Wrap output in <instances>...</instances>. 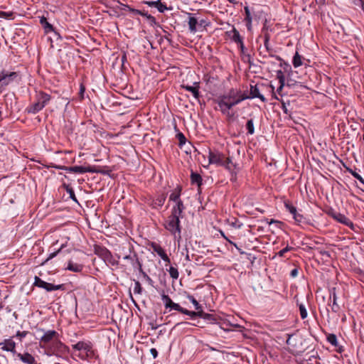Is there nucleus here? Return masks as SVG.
<instances>
[{
    "instance_id": "nucleus-48",
    "label": "nucleus",
    "mask_w": 364,
    "mask_h": 364,
    "mask_svg": "<svg viewBox=\"0 0 364 364\" xmlns=\"http://www.w3.org/2000/svg\"><path fill=\"white\" fill-rule=\"evenodd\" d=\"M291 250H292V247H289V246H287L286 247H284V249L281 250L278 253L277 255L279 256V257H283L284 256V254L289 251H290Z\"/></svg>"
},
{
    "instance_id": "nucleus-41",
    "label": "nucleus",
    "mask_w": 364,
    "mask_h": 364,
    "mask_svg": "<svg viewBox=\"0 0 364 364\" xmlns=\"http://www.w3.org/2000/svg\"><path fill=\"white\" fill-rule=\"evenodd\" d=\"M188 299L194 305L196 310H197V311L202 310L201 306L199 304V303L197 301V300L193 296L189 295L188 296Z\"/></svg>"
},
{
    "instance_id": "nucleus-27",
    "label": "nucleus",
    "mask_w": 364,
    "mask_h": 364,
    "mask_svg": "<svg viewBox=\"0 0 364 364\" xmlns=\"http://www.w3.org/2000/svg\"><path fill=\"white\" fill-rule=\"evenodd\" d=\"M191 181L192 184H196L200 188L202 185L203 179L199 173L192 171L191 173Z\"/></svg>"
},
{
    "instance_id": "nucleus-14",
    "label": "nucleus",
    "mask_w": 364,
    "mask_h": 364,
    "mask_svg": "<svg viewBox=\"0 0 364 364\" xmlns=\"http://www.w3.org/2000/svg\"><path fill=\"white\" fill-rule=\"evenodd\" d=\"M151 247L164 262L170 263L169 257L160 245L156 242H152L151 244Z\"/></svg>"
},
{
    "instance_id": "nucleus-55",
    "label": "nucleus",
    "mask_w": 364,
    "mask_h": 364,
    "mask_svg": "<svg viewBox=\"0 0 364 364\" xmlns=\"http://www.w3.org/2000/svg\"><path fill=\"white\" fill-rule=\"evenodd\" d=\"M239 45V48H240V50L241 51V53L242 54L245 53V46H244V43H243V41H241L240 43H237Z\"/></svg>"
},
{
    "instance_id": "nucleus-45",
    "label": "nucleus",
    "mask_w": 364,
    "mask_h": 364,
    "mask_svg": "<svg viewBox=\"0 0 364 364\" xmlns=\"http://www.w3.org/2000/svg\"><path fill=\"white\" fill-rule=\"evenodd\" d=\"M299 312L302 319H304L307 317V311L304 304L299 305Z\"/></svg>"
},
{
    "instance_id": "nucleus-62",
    "label": "nucleus",
    "mask_w": 364,
    "mask_h": 364,
    "mask_svg": "<svg viewBox=\"0 0 364 364\" xmlns=\"http://www.w3.org/2000/svg\"><path fill=\"white\" fill-rule=\"evenodd\" d=\"M284 87H282V84H279V87L277 88V92L280 95Z\"/></svg>"
},
{
    "instance_id": "nucleus-63",
    "label": "nucleus",
    "mask_w": 364,
    "mask_h": 364,
    "mask_svg": "<svg viewBox=\"0 0 364 364\" xmlns=\"http://www.w3.org/2000/svg\"><path fill=\"white\" fill-rule=\"evenodd\" d=\"M316 4H324L325 0H316Z\"/></svg>"
},
{
    "instance_id": "nucleus-58",
    "label": "nucleus",
    "mask_w": 364,
    "mask_h": 364,
    "mask_svg": "<svg viewBox=\"0 0 364 364\" xmlns=\"http://www.w3.org/2000/svg\"><path fill=\"white\" fill-rule=\"evenodd\" d=\"M224 324L226 325V326H232V327H235V328H240L241 326L239 325V324H231V323H226L225 322L223 323Z\"/></svg>"
},
{
    "instance_id": "nucleus-23",
    "label": "nucleus",
    "mask_w": 364,
    "mask_h": 364,
    "mask_svg": "<svg viewBox=\"0 0 364 364\" xmlns=\"http://www.w3.org/2000/svg\"><path fill=\"white\" fill-rule=\"evenodd\" d=\"M185 209L183 201L176 202L171 209V213L182 217L183 211Z\"/></svg>"
},
{
    "instance_id": "nucleus-47",
    "label": "nucleus",
    "mask_w": 364,
    "mask_h": 364,
    "mask_svg": "<svg viewBox=\"0 0 364 364\" xmlns=\"http://www.w3.org/2000/svg\"><path fill=\"white\" fill-rule=\"evenodd\" d=\"M61 251V248H60L59 250H58L57 251H55L52 253H50L49 255V256L48 257V258L42 263V264H46V262H48L50 259L54 258Z\"/></svg>"
},
{
    "instance_id": "nucleus-5",
    "label": "nucleus",
    "mask_w": 364,
    "mask_h": 364,
    "mask_svg": "<svg viewBox=\"0 0 364 364\" xmlns=\"http://www.w3.org/2000/svg\"><path fill=\"white\" fill-rule=\"evenodd\" d=\"M95 253L102 258L107 265L117 267L119 264L118 260L115 259L111 252L105 247L95 245Z\"/></svg>"
},
{
    "instance_id": "nucleus-20",
    "label": "nucleus",
    "mask_w": 364,
    "mask_h": 364,
    "mask_svg": "<svg viewBox=\"0 0 364 364\" xmlns=\"http://www.w3.org/2000/svg\"><path fill=\"white\" fill-rule=\"evenodd\" d=\"M264 46L267 50V52L269 53L270 57H274L277 60H282V58L278 55H274L272 52L273 50L269 46V40H270V34L269 32H266L264 35Z\"/></svg>"
},
{
    "instance_id": "nucleus-10",
    "label": "nucleus",
    "mask_w": 364,
    "mask_h": 364,
    "mask_svg": "<svg viewBox=\"0 0 364 364\" xmlns=\"http://www.w3.org/2000/svg\"><path fill=\"white\" fill-rule=\"evenodd\" d=\"M327 213L334 220L343 225H346V226L352 227L353 225V223L347 217H346V215L341 213L336 212L335 210L331 209L328 210Z\"/></svg>"
},
{
    "instance_id": "nucleus-15",
    "label": "nucleus",
    "mask_w": 364,
    "mask_h": 364,
    "mask_svg": "<svg viewBox=\"0 0 364 364\" xmlns=\"http://www.w3.org/2000/svg\"><path fill=\"white\" fill-rule=\"evenodd\" d=\"M17 77L16 72H6L3 70L0 73V82H3V85L9 84L15 77Z\"/></svg>"
},
{
    "instance_id": "nucleus-28",
    "label": "nucleus",
    "mask_w": 364,
    "mask_h": 364,
    "mask_svg": "<svg viewBox=\"0 0 364 364\" xmlns=\"http://www.w3.org/2000/svg\"><path fill=\"white\" fill-rule=\"evenodd\" d=\"M37 100L46 106L50 100V96L44 92H40L37 95Z\"/></svg>"
},
{
    "instance_id": "nucleus-4",
    "label": "nucleus",
    "mask_w": 364,
    "mask_h": 364,
    "mask_svg": "<svg viewBox=\"0 0 364 364\" xmlns=\"http://www.w3.org/2000/svg\"><path fill=\"white\" fill-rule=\"evenodd\" d=\"M55 168L58 169H63L68 171L70 172L76 173H102L106 174L107 173V171L104 170L103 168L97 166H70V167H66V166H55Z\"/></svg>"
},
{
    "instance_id": "nucleus-6",
    "label": "nucleus",
    "mask_w": 364,
    "mask_h": 364,
    "mask_svg": "<svg viewBox=\"0 0 364 364\" xmlns=\"http://www.w3.org/2000/svg\"><path fill=\"white\" fill-rule=\"evenodd\" d=\"M73 348L75 350L85 352V353H80L78 355L82 360L94 355L92 344L90 341H79L76 344L73 345Z\"/></svg>"
},
{
    "instance_id": "nucleus-36",
    "label": "nucleus",
    "mask_w": 364,
    "mask_h": 364,
    "mask_svg": "<svg viewBox=\"0 0 364 364\" xmlns=\"http://www.w3.org/2000/svg\"><path fill=\"white\" fill-rule=\"evenodd\" d=\"M170 277L174 279H177L178 278L179 274L176 267L171 266L169 269H167Z\"/></svg>"
},
{
    "instance_id": "nucleus-7",
    "label": "nucleus",
    "mask_w": 364,
    "mask_h": 364,
    "mask_svg": "<svg viewBox=\"0 0 364 364\" xmlns=\"http://www.w3.org/2000/svg\"><path fill=\"white\" fill-rule=\"evenodd\" d=\"M59 338V333L55 330L45 331L39 341V346L41 348H47L50 343Z\"/></svg>"
},
{
    "instance_id": "nucleus-56",
    "label": "nucleus",
    "mask_w": 364,
    "mask_h": 364,
    "mask_svg": "<svg viewBox=\"0 0 364 364\" xmlns=\"http://www.w3.org/2000/svg\"><path fill=\"white\" fill-rule=\"evenodd\" d=\"M150 353L154 358H156L158 356V351L156 348H151Z\"/></svg>"
},
{
    "instance_id": "nucleus-35",
    "label": "nucleus",
    "mask_w": 364,
    "mask_h": 364,
    "mask_svg": "<svg viewBox=\"0 0 364 364\" xmlns=\"http://www.w3.org/2000/svg\"><path fill=\"white\" fill-rule=\"evenodd\" d=\"M327 341L334 347L338 346V343L337 341V337L335 334L330 333L327 336Z\"/></svg>"
},
{
    "instance_id": "nucleus-61",
    "label": "nucleus",
    "mask_w": 364,
    "mask_h": 364,
    "mask_svg": "<svg viewBox=\"0 0 364 364\" xmlns=\"http://www.w3.org/2000/svg\"><path fill=\"white\" fill-rule=\"evenodd\" d=\"M85 87L82 85H80V93L81 95H83V93L85 92Z\"/></svg>"
},
{
    "instance_id": "nucleus-31",
    "label": "nucleus",
    "mask_w": 364,
    "mask_h": 364,
    "mask_svg": "<svg viewBox=\"0 0 364 364\" xmlns=\"http://www.w3.org/2000/svg\"><path fill=\"white\" fill-rule=\"evenodd\" d=\"M178 312H181V313L183 314L190 316L192 318L193 317H196V316L200 317V315H203L202 314V310L197 311H191L187 310V309H186L184 308H182V307H181V309H180Z\"/></svg>"
},
{
    "instance_id": "nucleus-17",
    "label": "nucleus",
    "mask_w": 364,
    "mask_h": 364,
    "mask_svg": "<svg viewBox=\"0 0 364 364\" xmlns=\"http://www.w3.org/2000/svg\"><path fill=\"white\" fill-rule=\"evenodd\" d=\"M203 21L200 23L198 22V19L192 14H188V27L191 33H195L197 31V26H202Z\"/></svg>"
},
{
    "instance_id": "nucleus-46",
    "label": "nucleus",
    "mask_w": 364,
    "mask_h": 364,
    "mask_svg": "<svg viewBox=\"0 0 364 364\" xmlns=\"http://www.w3.org/2000/svg\"><path fill=\"white\" fill-rule=\"evenodd\" d=\"M245 21L248 22V24H252V17L250 14V11L247 6L245 7Z\"/></svg>"
},
{
    "instance_id": "nucleus-53",
    "label": "nucleus",
    "mask_w": 364,
    "mask_h": 364,
    "mask_svg": "<svg viewBox=\"0 0 364 364\" xmlns=\"http://www.w3.org/2000/svg\"><path fill=\"white\" fill-rule=\"evenodd\" d=\"M268 30H269V26L267 25V20L265 19L264 23L263 24L262 32L264 34L266 32H268Z\"/></svg>"
},
{
    "instance_id": "nucleus-60",
    "label": "nucleus",
    "mask_w": 364,
    "mask_h": 364,
    "mask_svg": "<svg viewBox=\"0 0 364 364\" xmlns=\"http://www.w3.org/2000/svg\"><path fill=\"white\" fill-rule=\"evenodd\" d=\"M356 179H358L361 183L364 185V178L360 175H359Z\"/></svg>"
},
{
    "instance_id": "nucleus-64",
    "label": "nucleus",
    "mask_w": 364,
    "mask_h": 364,
    "mask_svg": "<svg viewBox=\"0 0 364 364\" xmlns=\"http://www.w3.org/2000/svg\"><path fill=\"white\" fill-rule=\"evenodd\" d=\"M221 235H223V237L225 240H227L229 242H230L231 244H233L232 242H230V240H228V239L225 236V235H224L222 232H221Z\"/></svg>"
},
{
    "instance_id": "nucleus-25",
    "label": "nucleus",
    "mask_w": 364,
    "mask_h": 364,
    "mask_svg": "<svg viewBox=\"0 0 364 364\" xmlns=\"http://www.w3.org/2000/svg\"><path fill=\"white\" fill-rule=\"evenodd\" d=\"M44 107V105H43L42 103H41V102L37 100L36 102H35L34 104H33L32 105L29 106L27 108V111L28 113L36 114L41 111V109H43Z\"/></svg>"
},
{
    "instance_id": "nucleus-34",
    "label": "nucleus",
    "mask_w": 364,
    "mask_h": 364,
    "mask_svg": "<svg viewBox=\"0 0 364 364\" xmlns=\"http://www.w3.org/2000/svg\"><path fill=\"white\" fill-rule=\"evenodd\" d=\"M202 314L203 315H200V318H204L205 320L208 321L209 323H214L217 322L216 318L213 314H206V313L203 312V310H202Z\"/></svg>"
},
{
    "instance_id": "nucleus-2",
    "label": "nucleus",
    "mask_w": 364,
    "mask_h": 364,
    "mask_svg": "<svg viewBox=\"0 0 364 364\" xmlns=\"http://www.w3.org/2000/svg\"><path fill=\"white\" fill-rule=\"evenodd\" d=\"M208 161L210 164H215L218 166H223L227 170L232 171L235 168L230 157H226L223 153L218 151H208Z\"/></svg>"
},
{
    "instance_id": "nucleus-30",
    "label": "nucleus",
    "mask_w": 364,
    "mask_h": 364,
    "mask_svg": "<svg viewBox=\"0 0 364 364\" xmlns=\"http://www.w3.org/2000/svg\"><path fill=\"white\" fill-rule=\"evenodd\" d=\"M40 23L43 27V28L46 30V32H50L53 31V26L49 23L47 21V18L45 16H41L40 18Z\"/></svg>"
},
{
    "instance_id": "nucleus-21",
    "label": "nucleus",
    "mask_w": 364,
    "mask_h": 364,
    "mask_svg": "<svg viewBox=\"0 0 364 364\" xmlns=\"http://www.w3.org/2000/svg\"><path fill=\"white\" fill-rule=\"evenodd\" d=\"M226 34L236 43H239L242 41V38L240 35L239 31L235 27H233L231 31H227Z\"/></svg>"
},
{
    "instance_id": "nucleus-18",
    "label": "nucleus",
    "mask_w": 364,
    "mask_h": 364,
    "mask_svg": "<svg viewBox=\"0 0 364 364\" xmlns=\"http://www.w3.org/2000/svg\"><path fill=\"white\" fill-rule=\"evenodd\" d=\"M162 300L164 303L166 309L170 308L171 309H174L177 311H179L181 306L178 304L173 302L171 299L168 295L163 294Z\"/></svg>"
},
{
    "instance_id": "nucleus-3",
    "label": "nucleus",
    "mask_w": 364,
    "mask_h": 364,
    "mask_svg": "<svg viewBox=\"0 0 364 364\" xmlns=\"http://www.w3.org/2000/svg\"><path fill=\"white\" fill-rule=\"evenodd\" d=\"M181 216L171 213L165 222L164 227L169 231L175 237L181 238V228L180 225Z\"/></svg>"
},
{
    "instance_id": "nucleus-29",
    "label": "nucleus",
    "mask_w": 364,
    "mask_h": 364,
    "mask_svg": "<svg viewBox=\"0 0 364 364\" xmlns=\"http://www.w3.org/2000/svg\"><path fill=\"white\" fill-rule=\"evenodd\" d=\"M43 289H45L48 291H55V290H64L65 287H64V284L55 285V284L48 283L46 282V285H44Z\"/></svg>"
},
{
    "instance_id": "nucleus-13",
    "label": "nucleus",
    "mask_w": 364,
    "mask_h": 364,
    "mask_svg": "<svg viewBox=\"0 0 364 364\" xmlns=\"http://www.w3.org/2000/svg\"><path fill=\"white\" fill-rule=\"evenodd\" d=\"M0 347L2 350L9 351L14 354H16V343L12 338L5 339L4 341L0 342Z\"/></svg>"
},
{
    "instance_id": "nucleus-32",
    "label": "nucleus",
    "mask_w": 364,
    "mask_h": 364,
    "mask_svg": "<svg viewBox=\"0 0 364 364\" xmlns=\"http://www.w3.org/2000/svg\"><path fill=\"white\" fill-rule=\"evenodd\" d=\"M284 206L286 209L292 215H294L297 213L296 208L289 200L284 201Z\"/></svg>"
},
{
    "instance_id": "nucleus-1",
    "label": "nucleus",
    "mask_w": 364,
    "mask_h": 364,
    "mask_svg": "<svg viewBox=\"0 0 364 364\" xmlns=\"http://www.w3.org/2000/svg\"><path fill=\"white\" fill-rule=\"evenodd\" d=\"M249 99V95L240 90L232 88L228 93L219 96L215 101L219 107L220 111L228 117H232L230 109L242 101Z\"/></svg>"
},
{
    "instance_id": "nucleus-9",
    "label": "nucleus",
    "mask_w": 364,
    "mask_h": 364,
    "mask_svg": "<svg viewBox=\"0 0 364 364\" xmlns=\"http://www.w3.org/2000/svg\"><path fill=\"white\" fill-rule=\"evenodd\" d=\"M129 253L123 257V259L128 261L134 270H139L142 268V264L139 261L138 255L131 247L129 248Z\"/></svg>"
},
{
    "instance_id": "nucleus-26",
    "label": "nucleus",
    "mask_w": 364,
    "mask_h": 364,
    "mask_svg": "<svg viewBox=\"0 0 364 364\" xmlns=\"http://www.w3.org/2000/svg\"><path fill=\"white\" fill-rule=\"evenodd\" d=\"M181 187L178 186L175 190L171 193L169 196V200L173 201L174 203L182 201L181 199Z\"/></svg>"
},
{
    "instance_id": "nucleus-37",
    "label": "nucleus",
    "mask_w": 364,
    "mask_h": 364,
    "mask_svg": "<svg viewBox=\"0 0 364 364\" xmlns=\"http://www.w3.org/2000/svg\"><path fill=\"white\" fill-rule=\"evenodd\" d=\"M246 129L249 134H253L255 133L254 124L252 119H249L246 124Z\"/></svg>"
},
{
    "instance_id": "nucleus-42",
    "label": "nucleus",
    "mask_w": 364,
    "mask_h": 364,
    "mask_svg": "<svg viewBox=\"0 0 364 364\" xmlns=\"http://www.w3.org/2000/svg\"><path fill=\"white\" fill-rule=\"evenodd\" d=\"M277 79L279 80V84H282V87H284L285 78H284V73H282V70H278L277 72Z\"/></svg>"
},
{
    "instance_id": "nucleus-24",
    "label": "nucleus",
    "mask_w": 364,
    "mask_h": 364,
    "mask_svg": "<svg viewBox=\"0 0 364 364\" xmlns=\"http://www.w3.org/2000/svg\"><path fill=\"white\" fill-rule=\"evenodd\" d=\"M259 98L262 102H265L266 99L265 97L260 95L259 88L257 87V85H251L250 86V96H249V98Z\"/></svg>"
},
{
    "instance_id": "nucleus-52",
    "label": "nucleus",
    "mask_w": 364,
    "mask_h": 364,
    "mask_svg": "<svg viewBox=\"0 0 364 364\" xmlns=\"http://www.w3.org/2000/svg\"><path fill=\"white\" fill-rule=\"evenodd\" d=\"M347 171L355 178H357L358 176H359V173H358L356 171H353L351 168H347Z\"/></svg>"
},
{
    "instance_id": "nucleus-39",
    "label": "nucleus",
    "mask_w": 364,
    "mask_h": 364,
    "mask_svg": "<svg viewBox=\"0 0 364 364\" xmlns=\"http://www.w3.org/2000/svg\"><path fill=\"white\" fill-rule=\"evenodd\" d=\"M293 218L294 219L296 223L298 225L304 223L305 218L303 216V215L299 213L298 212L293 215Z\"/></svg>"
},
{
    "instance_id": "nucleus-43",
    "label": "nucleus",
    "mask_w": 364,
    "mask_h": 364,
    "mask_svg": "<svg viewBox=\"0 0 364 364\" xmlns=\"http://www.w3.org/2000/svg\"><path fill=\"white\" fill-rule=\"evenodd\" d=\"M34 285L40 288H43L44 285H46V282L38 277H35Z\"/></svg>"
},
{
    "instance_id": "nucleus-44",
    "label": "nucleus",
    "mask_w": 364,
    "mask_h": 364,
    "mask_svg": "<svg viewBox=\"0 0 364 364\" xmlns=\"http://www.w3.org/2000/svg\"><path fill=\"white\" fill-rule=\"evenodd\" d=\"M134 292L137 294H141L142 293V288L139 281H135L134 282Z\"/></svg>"
},
{
    "instance_id": "nucleus-51",
    "label": "nucleus",
    "mask_w": 364,
    "mask_h": 364,
    "mask_svg": "<svg viewBox=\"0 0 364 364\" xmlns=\"http://www.w3.org/2000/svg\"><path fill=\"white\" fill-rule=\"evenodd\" d=\"M0 16L1 17H9V18H11L13 16V13L10 12V13H6V12H4V11H0Z\"/></svg>"
},
{
    "instance_id": "nucleus-54",
    "label": "nucleus",
    "mask_w": 364,
    "mask_h": 364,
    "mask_svg": "<svg viewBox=\"0 0 364 364\" xmlns=\"http://www.w3.org/2000/svg\"><path fill=\"white\" fill-rule=\"evenodd\" d=\"M27 333H28L27 331H18L16 333V336L20 337V338H23L27 335Z\"/></svg>"
},
{
    "instance_id": "nucleus-50",
    "label": "nucleus",
    "mask_w": 364,
    "mask_h": 364,
    "mask_svg": "<svg viewBox=\"0 0 364 364\" xmlns=\"http://www.w3.org/2000/svg\"><path fill=\"white\" fill-rule=\"evenodd\" d=\"M156 8L160 12H164L167 9L166 5L163 4L159 1L157 4Z\"/></svg>"
},
{
    "instance_id": "nucleus-8",
    "label": "nucleus",
    "mask_w": 364,
    "mask_h": 364,
    "mask_svg": "<svg viewBox=\"0 0 364 364\" xmlns=\"http://www.w3.org/2000/svg\"><path fill=\"white\" fill-rule=\"evenodd\" d=\"M46 353L48 355H58L59 353L68 352V347L64 345L59 339H56L45 348Z\"/></svg>"
},
{
    "instance_id": "nucleus-12",
    "label": "nucleus",
    "mask_w": 364,
    "mask_h": 364,
    "mask_svg": "<svg viewBox=\"0 0 364 364\" xmlns=\"http://www.w3.org/2000/svg\"><path fill=\"white\" fill-rule=\"evenodd\" d=\"M337 294L336 288H333L330 291V298H329V304L328 305L331 306V311L334 313L338 312L340 310V306L337 304Z\"/></svg>"
},
{
    "instance_id": "nucleus-57",
    "label": "nucleus",
    "mask_w": 364,
    "mask_h": 364,
    "mask_svg": "<svg viewBox=\"0 0 364 364\" xmlns=\"http://www.w3.org/2000/svg\"><path fill=\"white\" fill-rule=\"evenodd\" d=\"M297 274H298V270H297V269H292V270H291V277H296Z\"/></svg>"
},
{
    "instance_id": "nucleus-19",
    "label": "nucleus",
    "mask_w": 364,
    "mask_h": 364,
    "mask_svg": "<svg viewBox=\"0 0 364 364\" xmlns=\"http://www.w3.org/2000/svg\"><path fill=\"white\" fill-rule=\"evenodd\" d=\"M17 357L24 363L26 364H37L35 358L28 353H16Z\"/></svg>"
},
{
    "instance_id": "nucleus-16",
    "label": "nucleus",
    "mask_w": 364,
    "mask_h": 364,
    "mask_svg": "<svg viewBox=\"0 0 364 364\" xmlns=\"http://www.w3.org/2000/svg\"><path fill=\"white\" fill-rule=\"evenodd\" d=\"M200 83L198 82H195L193 83V85H182L181 87L183 89H185L186 90L191 92L194 97L195 99L198 100L200 97V92H199V88H200Z\"/></svg>"
},
{
    "instance_id": "nucleus-22",
    "label": "nucleus",
    "mask_w": 364,
    "mask_h": 364,
    "mask_svg": "<svg viewBox=\"0 0 364 364\" xmlns=\"http://www.w3.org/2000/svg\"><path fill=\"white\" fill-rule=\"evenodd\" d=\"M83 264L74 262L72 260H69L68 263V267L65 268V269H68L69 271L73 272H80L83 269Z\"/></svg>"
},
{
    "instance_id": "nucleus-33",
    "label": "nucleus",
    "mask_w": 364,
    "mask_h": 364,
    "mask_svg": "<svg viewBox=\"0 0 364 364\" xmlns=\"http://www.w3.org/2000/svg\"><path fill=\"white\" fill-rule=\"evenodd\" d=\"M292 63L294 68H298L302 65V57L298 52H296L293 58Z\"/></svg>"
},
{
    "instance_id": "nucleus-59",
    "label": "nucleus",
    "mask_w": 364,
    "mask_h": 364,
    "mask_svg": "<svg viewBox=\"0 0 364 364\" xmlns=\"http://www.w3.org/2000/svg\"><path fill=\"white\" fill-rule=\"evenodd\" d=\"M158 2H159V1H150V2H148V4L149 6H154L155 7H156Z\"/></svg>"
},
{
    "instance_id": "nucleus-38",
    "label": "nucleus",
    "mask_w": 364,
    "mask_h": 364,
    "mask_svg": "<svg viewBox=\"0 0 364 364\" xmlns=\"http://www.w3.org/2000/svg\"><path fill=\"white\" fill-rule=\"evenodd\" d=\"M63 186L65 188L66 191L69 193L70 197L75 201H77L75 198V192L72 187L69 185L63 184Z\"/></svg>"
},
{
    "instance_id": "nucleus-40",
    "label": "nucleus",
    "mask_w": 364,
    "mask_h": 364,
    "mask_svg": "<svg viewBox=\"0 0 364 364\" xmlns=\"http://www.w3.org/2000/svg\"><path fill=\"white\" fill-rule=\"evenodd\" d=\"M139 272L142 275V277L146 279V281L151 285L153 286L154 281L141 268L139 270Z\"/></svg>"
},
{
    "instance_id": "nucleus-11",
    "label": "nucleus",
    "mask_w": 364,
    "mask_h": 364,
    "mask_svg": "<svg viewBox=\"0 0 364 364\" xmlns=\"http://www.w3.org/2000/svg\"><path fill=\"white\" fill-rule=\"evenodd\" d=\"M166 196L164 193L158 195L155 198L152 197H149L147 199V203L152 208H158L160 207H162L164 204V202L166 200Z\"/></svg>"
},
{
    "instance_id": "nucleus-49",
    "label": "nucleus",
    "mask_w": 364,
    "mask_h": 364,
    "mask_svg": "<svg viewBox=\"0 0 364 364\" xmlns=\"http://www.w3.org/2000/svg\"><path fill=\"white\" fill-rule=\"evenodd\" d=\"M177 137L179 140V145L182 146L186 143V137L182 133H178L177 134Z\"/></svg>"
}]
</instances>
